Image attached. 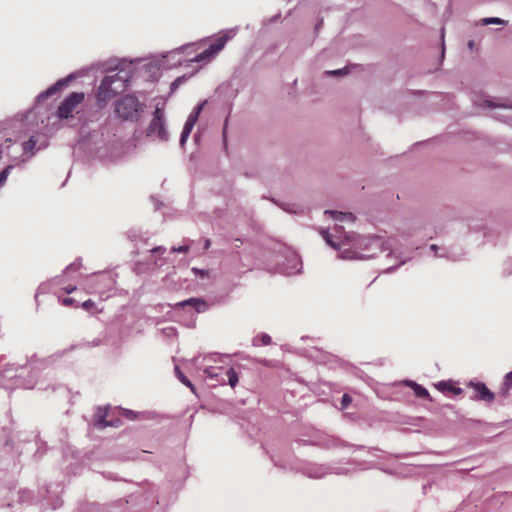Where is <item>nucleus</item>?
<instances>
[{
    "instance_id": "423d86ee",
    "label": "nucleus",
    "mask_w": 512,
    "mask_h": 512,
    "mask_svg": "<svg viewBox=\"0 0 512 512\" xmlns=\"http://www.w3.org/2000/svg\"><path fill=\"white\" fill-rule=\"evenodd\" d=\"M236 35L235 29H230L224 32L222 35L217 37L207 49L203 52L197 54L192 59L191 62H203L210 61L216 54H218L226 45V43L232 39Z\"/></svg>"
},
{
    "instance_id": "473e14b6",
    "label": "nucleus",
    "mask_w": 512,
    "mask_h": 512,
    "mask_svg": "<svg viewBox=\"0 0 512 512\" xmlns=\"http://www.w3.org/2000/svg\"><path fill=\"white\" fill-rule=\"evenodd\" d=\"M351 402H352L351 396L348 395L347 393L343 394L342 400H341L342 409H346Z\"/></svg>"
},
{
    "instance_id": "5701e85b",
    "label": "nucleus",
    "mask_w": 512,
    "mask_h": 512,
    "mask_svg": "<svg viewBox=\"0 0 512 512\" xmlns=\"http://www.w3.org/2000/svg\"><path fill=\"white\" fill-rule=\"evenodd\" d=\"M225 375L227 377V383L232 388H234L237 385L238 381H239L238 374L236 373L234 368L227 369L226 372H225Z\"/></svg>"
},
{
    "instance_id": "f03ea898",
    "label": "nucleus",
    "mask_w": 512,
    "mask_h": 512,
    "mask_svg": "<svg viewBox=\"0 0 512 512\" xmlns=\"http://www.w3.org/2000/svg\"><path fill=\"white\" fill-rule=\"evenodd\" d=\"M275 466L284 470L301 472L303 475L312 478L320 479L328 474H347L350 469L326 466L316 463H308L299 459H289L285 461L273 459Z\"/></svg>"
},
{
    "instance_id": "f8f14e48",
    "label": "nucleus",
    "mask_w": 512,
    "mask_h": 512,
    "mask_svg": "<svg viewBox=\"0 0 512 512\" xmlns=\"http://www.w3.org/2000/svg\"><path fill=\"white\" fill-rule=\"evenodd\" d=\"M476 391V395L473 397L474 400L483 401L486 403H492L495 399V394L488 389V387L482 382H470L469 384Z\"/></svg>"
},
{
    "instance_id": "39448f33",
    "label": "nucleus",
    "mask_w": 512,
    "mask_h": 512,
    "mask_svg": "<svg viewBox=\"0 0 512 512\" xmlns=\"http://www.w3.org/2000/svg\"><path fill=\"white\" fill-rule=\"evenodd\" d=\"M19 368L14 367L12 365L9 368H6L3 370L1 378L3 379V382L1 383L2 387L11 390L14 388H24V389H31L35 386L36 381L33 377L29 379L23 378L22 374H14L13 372H16ZM22 370L21 373H23V367L20 368Z\"/></svg>"
},
{
    "instance_id": "8fccbe9b",
    "label": "nucleus",
    "mask_w": 512,
    "mask_h": 512,
    "mask_svg": "<svg viewBox=\"0 0 512 512\" xmlns=\"http://www.w3.org/2000/svg\"><path fill=\"white\" fill-rule=\"evenodd\" d=\"M5 142L11 144L12 143V139L7 137V138H5Z\"/></svg>"
},
{
    "instance_id": "864d4df0",
    "label": "nucleus",
    "mask_w": 512,
    "mask_h": 512,
    "mask_svg": "<svg viewBox=\"0 0 512 512\" xmlns=\"http://www.w3.org/2000/svg\"><path fill=\"white\" fill-rule=\"evenodd\" d=\"M473 46V41H470L469 42V47H472Z\"/></svg>"
},
{
    "instance_id": "9d476101",
    "label": "nucleus",
    "mask_w": 512,
    "mask_h": 512,
    "mask_svg": "<svg viewBox=\"0 0 512 512\" xmlns=\"http://www.w3.org/2000/svg\"><path fill=\"white\" fill-rule=\"evenodd\" d=\"M84 100V93L73 92L59 105L57 116L61 119L68 118L76 106Z\"/></svg>"
},
{
    "instance_id": "f257e3e1",
    "label": "nucleus",
    "mask_w": 512,
    "mask_h": 512,
    "mask_svg": "<svg viewBox=\"0 0 512 512\" xmlns=\"http://www.w3.org/2000/svg\"><path fill=\"white\" fill-rule=\"evenodd\" d=\"M345 241L349 246L341 252V258L345 260H367L384 251H389L387 256H395L399 262L397 265L387 268L386 273L395 270L411 259L410 256L402 257L401 254H396L395 250L392 249V239L385 236H359L352 233L345 235Z\"/></svg>"
},
{
    "instance_id": "e433bc0d",
    "label": "nucleus",
    "mask_w": 512,
    "mask_h": 512,
    "mask_svg": "<svg viewBox=\"0 0 512 512\" xmlns=\"http://www.w3.org/2000/svg\"><path fill=\"white\" fill-rule=\"evenodd\" d=\"M192 272L195 274V275H199L200 277L204 278L206 276H208L209 274V271L208 270H204V269H199V268H192Z\"/></svg>"
},
{
    "instance_id": "ea45409f",
    "label": "nucleus",
    "mask_w": 512,
    "mask_h": 512,
    "mask_svg": "<svg viewBox=\"0 0 512 512\" xmlns=\"http://www.w3.org/2000/svg\"><path fill=\"white\" fill-rule=\"evenodd\" d=\"M94 305L95 303L91 299H88L82 303V308L85 310H90L94 307Z\"/></svg>"
},
{
    "instance_id": "1a4fd4ad",
    "label": "nucleus",
    "mask_w": 512,
    "mask_h": 512,
    "mask_svg": "<svg viewBox=\"0 0 512 512\" xmlns=\"http://www.w3.org/2000/svg\"><path fill=\"white\" fill-rule=\"evenodd\" d=\"M334 231L335 235L330 234L329 231L325 229H321L319 232L330 247L339 251V256L341 257V252L343 249H346L344 246L347 245L345 235L349 234L344 232L343 227L339 225L334 227Z\"/></svg>"
},
{
    "instance_id": "3c124183",
    "label": "nucleus",
    "mask_w": 512,
    "mask_h": 512,
    "mask_svg": "<svg viewBox=\"0 0 512 512\" xmlns=\"http://www.w3.org/2000/svg\"><path fill=\"white\" fill-rule=\"evenodd\" d=\"M181 65L182 64V61L181 60H177V62L174 63V65Z\"/></svg>"
},
{
    "instance_id": "7ed1b4c3",
    "label": "nucleus",
    "mask_w": 512,
    "mask_h": 512,
    "mask_svg": "<svg viewBox=\"0 0 512 512\" xmlns=\"http://www.w3.org/2000/svg\"><path fill=\"white\" fill-rule=\"evenodd\" d=\"M116 116L122 121L137 122L142 117L145 104L131 94H126L119 98L115 104Z\"/></svg>"
},
{
    "instance_id": "79ce46f5",
    "label": "nucleus",
    "mask_w": 512,
    "mask_h": 512,
    "mask_svg": "<svg viewBox=\"0 0 512 512\" xmlns=\"http://www.w3.org/2000/svg\"><path fill=\"white\" fill-rule=\"evenodd\" d=\"M62 304L65 306H73L75 303V300L71 297H66L61 300Z\"/></svg>"
},
{
    "instance_id": "9b49d317",
    "label": "nucleus",
    "mask_w": 512,
    "mask_h": 512,
    "mask_svg": "<svg viewBox=\"0 0 512 512\" xmlns=\"http://www.w3.org/2000/svg\"><path fill=\"white\" fill-rule=\"evenodd\" d=\"M75 78L74 74H69L67 77L58 80L56 83H54L52 86H50L46 91L41 92L36 97V103L42 102L44 99L48 98L49 96L54 95L61 89L67 86V84Z\"/></svg>"
},
{
    "instance_id": "37998d69",
    "label": "nucleus",
    "mask_w": 512,
    "mask_h": 512,
    "mask_svg": "<svg viewBox=\"0 0 512 512\" xmlns=\"http://www.w3.org/2000/svg\"><path fill=\"white\" fill-rule=\"evenodd\" d=\"M430 249H431L432 251H434V252H435V256H436V257H446V255H445V254H438V253H437V251L439 250V247H438L437 245L432 244V245L430 246Z\"/></svg>"
},
{
    "instance_id": "09e8293b",
    "label": "nucleus",
    "mask_w": 512,
    "mask_h": 512,
    "mask_svg": "<svg viewBox=\"0 0 512 512\" xmlns=\"http://www.w3.org/2000/svg\"><path fill=\"white\" fill-rule=\"evenodd\" d=\"M220 384L224 385L226 383L225 378H221L218 380Z\"/></svg>"
},
{
    "instance_id": "c9c22d12",
    "label": "nucleus",
    "mask_w": 512,
    "mask_h": 512,
    "mask_svg": "<svg viewBox=\"0 0 512 512\" xmlns=\"http://www.w3.org/2000/svg\"><path fill=\"white\" fill-rule=\"evenodd\" d=\"M81 263L79 261H75L74 263L70 264L66 267L65 272L69 273L70 271H76L80 268Z\"/></svg>"
},
{
    "instance_id": "f704fd0d",
    "label": "nucleus",
    "mask_w": 512,
    "mask_h": 512,
    "mask_svg": "<svg viewBox=\"0 0 512 512\" xmlns=\"http://www.w3.org/2000/svg\"><path fill=\"white\" fill-rule=\"evenodd\" d=\"M347 73H348L347 68L337 69V70H332V71L326 72V74L335 75V76H342V75H346Z\"/></svg>"
},
{
    "instance_id": "49530a36",
    "label": "nucleus",
    "mask_w": 512,
    "mask_h": 512,
    "mask_svg": "<svg viewBox=\"0 0 512 512\" xmlns=\"http://www.w3.org/2000/svg\"><path fill=\"white\" fill-rule=\"evenodd\" d=\"M180 53H181V49H177V50L171 51L169 55L175 56V55H179Z\"/></svg>"
},
{
    "instance_id": "dca6fc26",
    "label": "nucleus",
    "mask_w": 512,
    "mask_h": 512,
    "mask_svg": "<svg viewBox=\"0 0 512 512\" xmlns=\"http://www.w3.org/2000/svg\"><path fill=\"white\" fill-rule=\"evenodd\" d=\"M404 384L406 386L410 387L414 391L415 395L418 398H423V399L432 401V398L430 397L428 390L425 387H423L422 385H420L412 380H405Z\"/></svg>"
},
{
    "instance_id": "6ab92c4d",
    "label": "nucleus",
    "mask_w": 512,
    "mask_h": 512,
    "mask_svg": "<svg viewBox=\"0 0 512 512\" xmlns=\"http://www.w3.org/2000/svg\"><path fill=\"white\" fill-rule=\"evenodd\" d=\"M510 390H512V371L505 375L503 384L499 390V396L506 398Z\"/></svg>"
},
{
    "instance_id": "6e6552de",
    "label": "nucleus",
    "mask_w": 512,
    "mask_h": 512,
    "mask_svg": "<svg viewBox=\"0 0 512 512\" xmlns=\"http://www.w3.org/2000/svg\"><path fill=\"white\" fill-rule=\"evenodd\" d=\"M334 231L335 235L330 234L329 231L325 229H321L319 232L330 247L339 251V256L341 257V252L343 249H346L344 246L347 245L345 235L349 234L344 232L343 227L339 225L334 227Z\"/></svg>"
},
{
    "instance_id": "2eb2a0df",
    "label": "nucleus",
    "mask_w": 512,
    "mask_h": 512,
    "mask_svg": "<svg viewBox=\"0 0 512 512\" xmlns=\"http://www.w3.org/2000/svg\"><path fill=\"white\" fill-rule=\"evenodd\" d=\"M136 489L128 496L127 502L133 501V497H143L144 500H150V496L148 495L149 489H151V485L147 482L142 484L135 485Z\"/></svg>"
},
{
    "instance_id": "a878e982",
    "label": "nucleus",
    "mask_w": 512,
    "mask_h": 512,
    "mask_svg": "<svg viewBox=\"0 0 512 512\" xmlns=\"http://www.w3.org/2000/svg\"><path fill=\"white\" fill-rule=\"evenodd\" d=\"M36 146V137L31 136L28 141L23 143V151L24 153H33Z\"/></svg>"
},
{
    "instance_id": "603ef678",
    "label": "nucleus",
    "mask_w": 512,
    "mask_h": 512,
    "mask_svg": "<svg viewBox=\"0 0 512 512\" xmlns=\"http://www.w3.org/2000/svg\"><path fill=\"white\" fill-rule=\"evenodd\" d=\"M154 264H155L156 266H161V265H163V263H158L157 261H155V262H154Z\"/></svg>"
},
{
    "instance_id": "a19ab883",
    "label": "nucleus",
    "mask_w": 512,
    "mask_h": 512,
    "mask_svg": "<svg viewBox=\"0 0 512 512\" xmlns=\"http://www.w3.org/2000/svg\"><path fill=\"white\" fill-rule=\"evenodd\" d=\"M444 28H442L441 30V39H442V43H441V60L444 59V56H445V44H444Z\"/></svg>"
},
{
    "instance_id": "c756f323",
    "label": "nucleus",
    "mask_w": 512,
    "mask_h": 512,
    "mask_svg": "<svg viewBox=\"0 0 512 512\" xmlns=\"http://www.w3.org/2000/svg\"><path fill=\"white\" fill-rule=\"evenodd\" d=\"M185 76H181V77H177L170 85V90L171 92H174L178 89V87L184 83L185 81Z\"/></svg>"
},
{
    "instance_id": "c03bdc74",
    "label": "nucleus",
    "mask_w": 512,
    "mask_h": 512,
    "mask_svg": "<svg viewBox=\"0 0 512 512\" xmlns=\"http://www.w3.org/2000/svg\"><path fill=\"white\" fill-rule=\"evenodd\" d=\"M64 290L66 293L70 294L76 290V286L69 285V286L65 287Z\"/></svg>"
},
{
    "instance_id": "7c9ffc66",
    "label": "nucleus",
    "mask_w": 512,
    "mask_h": 512,
    "mask_svg": "<svg viewBox=\"0 0 512 512\" xmlns=\"http://www.w3.org/2000/svg\"><path fill=\"white\" fill-rule=\"evenodd\" d=\"M190 249V246L188 244L181 245V246H173L171 248V251L174 253H187Z\"/></svg>"
},
{
    "instance_id": "412c9836",
    "label": "nucleus",
    "mask_w": 512,
    "mask_h": 512,
    "mask_svg": "<svg viewBox=\"0 0 512 512\" xmlns=\"http://www.w3.org/2000/svg\"><path fill=\"white\" fill-rule=\"evenodd\" d=\"M483 106L488 108H503V109H512V106L507 104L505 101L501 99L496 100H485L483 102Z\"/></svg>"
},
{
    "instance_id": "a211bd4d",
    "label": "nucleus",
    "mask_w": 512,
    "mask_h": 512,
    "mask_svg": "<svg viewBox=\"0 0 512 512\" xmlns=\"http://www.w3.org/2000/svg\"><path fill=\"white\" fill-rule=\"evenodd\" d=\"M436 388L442 392L450 391L455 395H459L463 392V390L460 387H455V386H453L451 381H445V380L438 382L436 385Z\"/></svg>"
},
{
    "instance_id": "b1692460",
    "label": "nucleus",
    "mask_w": 512,
    "mask_h": 512,
    "mask_svg": "<svg viewBox=\"0 0 512 512\" xmlns=\"http://www.w3.org/2000/svg\"><path fill=\"white\" fill-rule=\"evenodd\" d=\"M192 129H193L192 127H189L188 125L184 124L183 130L180 135V140H179L180 146L183 147L185 145V143L187 142V140L190 136Z\"/></svg>"
},
{
    "instance_id": "a18cd8bd",
    "label": "nucleus",
    "mask_w": 512,
    "mask_h": 512,
    "mask_svg": "<svg viewBox=\"0 0 512 512\" xmlns=\"http://www.w3.org/2000/svg\"><path fill=\"white\" fill-rule=\"evenodd\" d=\"M211 246V241L210 239H206L205 242H204V249L205 250H208Z\"/></svg>"
},
{
    "instance_id": "bb28decb",
    "label": "nucleus",
    "mask_w": 512,
    "mask_h": 512,
    "mask_svg": "<svg viewBox=\"0 0 512 512\" xmlns=\"http://www.w3.org/2000/svg\"><path fill=\"white\" fill-rule=\"evenodd\" d=\"M481 22L483 25H489V24L507 25V21H505L501 18H498V17L483 18L481 20Z\"/></svg>"
},
{
    "instance_id": "0eeeda50",
    "label": "nucleus",
    "mask_w": 512,
    "mask_h": 512,
    "mask_svg": "<svg viewBox=\"0 0 512 512\" xmlns=\"http://www.w3.org/2000/svg\"><path fill=\"white\" fill-rule=\"evenodd\" d=\"M147 136L157 138L160 141L169 140V132L166 128L165 112L164 109L157 106L153 118L147 128Z\"/></svg>"
},
{
    "instance_id": "ddd939ff",
    "label": "nucleus",
    "mask_w": 512,
    "mask_h": 512,
    "mask_svg": "<svg viewBox=\"0 0 512 512\" xmlns=\"http://www.w3.org/2000/svg\"><path fill=\"white\" fill-rule=\"evenodd\" d=\"M177 307H191L196 312H204L206 310V302L199 298H190L176 304Z\"/></svg>"
},
{
    "instance_id": "aec40b11",
    "label": "nucleus",
    "mask_w": 512,
    "mask_h": 512,
    "mask_svg": "<svg viewBox=\"0 0 512 512\" xmlns=\"http://www.w3.org/2000/svg\"><path fill=\"white\" fill-rule=\"evenodd\" d=\"M205 102L201 103V104H198L194 110L189 114L185 124L188 125L189 127H194L196 122L198 121V118H199V115L203 109V106H204Z\"/></svg>"
},
{
    "instance_id": "4be33fe9",
    "label": "nucleus",
    "mask_w": 512,
    "mask_h": 512,
    "mask_svg": "<svg viewBox=\"0 0 512 512\" xmlns=\"http://www.w3.org/2000/svg\"><path fill=\"white\" fill-rule=\"evenodd\" d=\"M175 374L178 380L184 384L185 386L189 387L191 391H195L194 385L191 383V381L184 375V373L180 370L178 366H175Z\"/></svg>"
},
{
    "instance_id": "cd10ccee",
    "label": "nucleus",
    "mask_w": 512,
    "mask_h": 512,
    "mask_svg": "<svg viewBox=\"0 0 512 512\" xmlns=\"http://www.w3.org/2000/svg\"><path fill=\"white\" fill-rule=\"evenodd\" d=\"M121 414L123 416H125L126 418L130 419V420H135L139 417V415H142L144 416L145 413H136L134 412L133 410H129V409H121Z\"/></svg>"
},
{
    "instance_id": "4c0bfd02",
    "label": "nucleus",
    "mask_w": 512,
    "mask_h": 512,
    "mask_svg": "<svg viewBox=\"0 0 512 512\" xmlns=\"http://www.w3.org/2000/svg\"><path fill=\"white\" fill-rule=\"evenodd\" d=\"M152 254H159L162 255L166 252V248L164 246H157L150 250Z\"/></svg>"
},
{
    "instance_id": "4468645a",
    "label": "nucleus",
    "mask_w": 512,
    "mask_h": 512,
    "mask_svg": "<svg viewBox=\"0 0 512 512\" xmlns=\"http://www.w3.org/2000/svg\"><path fill=\"white\" fill-rule=\"evenodd\" d=\"M106 416H107L106 410H103L102 408H98V411L94 416V424L100 428H105L108 426H118V422H120L119 419L116 420V422L107 421Z\"/></svg>"
},
{
    "instance_id": "2f4dec72",
    "label": "nucleus",
    "mask_w": 512,
    "mask_h": 512,
    "mask_svg": "<svg viewBox=\"0 0 512 512\" xmlns=\"http://www.w3.org/2000/svg\"><path fill=\"white\" fill-rule=\"evenodd\" d=\"M204 373L206 374V376L208 378H218L219 374L216 373V369L214 367H207L205 370H204Z\"/></svg>"
},
{
    "instance_id": "393cba45",
    "label": "nucleus",
    "mask_w": 512,
    "mask_h": 512,
    "mask_svg": "<svg viewBox=\"0 0 512 512\" xmlns=\"http://www.w3.org/2000/svg\"><path fill=\"white\" fill-rule=\"evenodd\" d=\"M255 346L256 345H269L271 344V337L266 334V333H262L261 335L257 336L255 339H254V343H253Z\"/></svg>"
},
{
    "instance_id": "de8ad7c7",
    "label": "nucleus",
    "mask_w": 512,
    "mask_h": 512,
    "mask_svg": "<svg viewBox=\"0 0 512 512\" xmlns=\"http://www.w3.org/2000/svg\"><path fill=\"white\" fill-rule=\"evenodd\" d=\"M90 509H91V511H92V510H95L96 512H98L99 507H98L97 505H95V504H92V505H91V507H90Z\"/></svg>"
},
{
    "instance_id": "20e7f679",
    "label": "nucleus",
    "mask_w": 512,
    "mask_h": 512,
    "mask_svg": "<svg viewBox=\"0 0 512 512\" xmlns=\"http://www.w3.org/2000/svg\"><path fill=\"white\" fill-rule=\"evenodd\" d=\"M127 82L128 80L124 79L119 74L105 76L97 90V101L101 104H107L111 98L126 89L128 86Z\"/></svg>"
},
{
    "instance_id": "c85d7f7f",
    "label": "nucleus",
    "mask_w": 512,
    "mask_h": 512,
    "mask_svg": "<svg viewBox=\"0 0 512 512\" xmlns=\"http://www.w3.org/2000/svg\"><path fill=\"white\" fill-rule=\"evenodd\" d=\"M12 169H13V166L8 165V166H6L5 169H3L0 172V186H2L5 183V181L7 180V177Z\"/></svg>"
},
{
    "instance_id": "72a5a7b5",
    "label": "nucleus",
    "mask_w": 512,
    "mask_h": 512,
    "mask_svg": "<svg viewBox=\"0 0 512 512\" xmlns=\"http://www.w3.org/2000/svg\"><path fill=\"white\" fill-rule=\"evenodd\" d=\"M279 206L289 212V213H297V210L295 209V205L294 204H287V203H283V204H279Z\"/></svg>"
},
{
    "instance_id": "f3484780",
    "label": "nucleus",
    "mask_w": 512,
    "mask_h": 512,
    "mask_svg": "<svg viewBox=\"0 0 512 512\" xmlns=\"http://www.w3.org/2000/svg\"><path fill=\"white\" fill-rule=\"evenodd\" d=\"M325 215H329L331 218H333L336 221L339 222H351L353 223L356 219L355 215L351 212L344 213L340 211H333V210H326L324 212Z\"/></svg>"
},
{
    "instance_id": "58836bf2",
    "label": "nucleus",
    "mask_w": 512,
    "mask_h": 512,
    "mask_svg": "<svg viewBox=\"0 0 512 512\" xmlns=\"http://www.w3.org/2000/svg\"><path fill=\"white\" fill-rule=\"evenodd\" d=\"M97 280L99 283H103V284H106V283L111 284L112 283L111 277L107 276V275H101L97 278Z\"/></svg>"
}]
</instances>
